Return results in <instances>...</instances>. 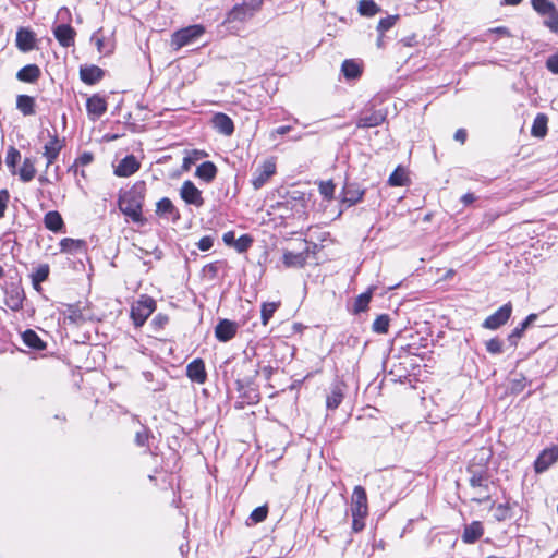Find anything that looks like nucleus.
Returning <instances> with one entry per match:
<instances>
[{"instance_id":"f257e3e1","label":"nucleus","mask_w":558,"mask_h":558,"mask_svg":"<svg viewBox=\"0 0 558 558\" xmlns=\"http://www.w3.org/2000/svg\"><path fill=\"white\" fill-rule=\"evenodd\" d=\"M145 197V183L137 182L119 197V208L134 222L143 221V203Z\"/></svg>"},{"instance_id":"f03ea898","label":"nucleus","mask_w":558,"mask_h":558,"mask_svg":"<svg viewBox=\"0 0 558 558\" xmlns=\"http://www.w3.org/2000/svg\"><path fill=\"white\" fill-rule=\"evenodd\" d=\"M349 512L352 517V530L355 533L363 531L368 515V501L365 490H353L349 502Z\"/></svg>"},{"instance_id":"7ed1b4c3","label":"nucleus","mask_w":558,"mask_h":558,"mask_svg":"<svg viewBox=\"0 0 558 558\" xmlns=\"http://www.w3.org/2000/svg\"><path fill=\"white\" fill-rule=\"evenodd\" d=\"M263 0H243L235 4L227 14L223 24L234 22H246L252 19L262 8Z\"/></svg>"},{"instance_id":"20e7f679","label":"nucleus","mask_w":558,"mask_h":558,"mask_svg":"<svg viewBox=\"0 0 558 558\" xmlns=\"http://www.w3.org/2000/svg\"><path fill=\"white\" fill-rule=\"evenodd\" d=\"M205 28L203 25H190L185 28L177 31L172 35L171 45L175 50L195 43L203 34Z\"/></svg>"},{"instance_id":"39448f33","label":"nucleus","mask_w":558,"mask_h":558,"mask_svg":"<svg viewBox=\"0 0 558 558\" xmlns=\"http://www.w3.org/2000/svg\"><path fill=\"white\" fill-rule=\"evenodd\" d=\"M156 303L151 298L142 296L131 308V318L136 327L145 324L147 318L155 311Z\"/></svg>"},{"instance_id":"423d86ee","label":"nucleus","mask_w":558,"mask_h":558,"mask_svg":"<svg viewBox=\"0 0 558 558\" xmlns=\"http://www.w3.org/2000/svg\"><path fill=\"white\" fill-rule=\"evenodd\" d=\"M512 313V305L510 302L504 304L499 307L495 313L489 315L482 326L489 330H496L499 327L504 326L510 318Z\"/></svg>"},{"instance_id":"0eeeda50","label":"nucleus","mask_w":558,"mask_h":558,"mask_svg":"<svg viewBox=\"0 0 558 558\" xmlns=\"http://www.w3.org/2000/svg\"><path fill=\"white\" fill-rule=\"evenodd\" d=\"M180 196L189 205H194L195 207L204 205L201 190L190 180L183 182L180 189Z\"/></svg>"},{"instance_id":"6e6552de","label":"nucleus","mask_w":558,"mask_h":558,"mask_svg":"<svg viewBox=\"0 0 558 558\" xmlns=\"http://www.w3.org/2000/svg\"><path fill=\"white\" fill-rule=\"evenodd\" d=\"M276 172V165L271 160H265L253 173L252 184L255 190L262 189Z\"/></svg>"},{"instance_id":"1a4fd4ad","label":"nucleus","mask_w":558,"mask_h":558,"mask_svg":"<svg viewBox=\"0 0 558 558\" xmlns=\"http://www.w3.org/2000/svg\"><path fill=\"white\" fill-rule=\"evenodd\" d=\"M64 146V140L59 138L57 134L49 133V141L44 146V157L47 160L46 168H49L59 157Z\"/></svg>"},{"instance_id":"9d476101","label":"nucleus","mask_w":558,"mask_h":558,"mask_svg":"<svg viewBox=\"0 0 558 558\" xmlns=\"http://www.w3.org/2000/svg\"><path fill=\"white\" fill-rule=\"evenodd\" d=\"M558 460V447L551 446L550 448L544 449L534 462V469L536 473L546 471Z\"/></svg>"},{"instance_id":"9b49d317","label":"nucleus","mask_w":558,"mask_h":558,"mask_svg":"<svg viewBox=\"0 0 558 558\" xmlns=\"http://www.w3.org/2000/svg\"><path fill=\"white\" fill-rule=\"evenodd\" d=\"M53 35L62 47H71L75 41V29L69 24H59L53 28Z\"/></svg>"},{"instance_id":"f8f14e48","label":"nucleus","mask_w":558,"mask_h":558,"mask_svg":"<svg viewBox=\"0 0 558 558\" xmlns=\"http://www.w3.org/2000/svg\"><path fill=\"white\" fill-rule=\"evenodd\" d=\"M341 194V202L348 206H353L362 201L365 190L361 189L356 183H345Z\"/></svg>"},{"instance_id":"ddd939ff","label":"nucleus","mask_w":558,"mask_h":558,"mask_svg":"<svg viewBox=\"0 0 558 558\" xmlns=\"http://www.w3.org/2000/svg\"><path fill=\"white\" fill-rule=\"evenodd\" d=\"M186 375L187 377L197 384H204L207 379V373L205 369V363L202 359L193 360L186 366Z\"/></svg>"},{"instance_id":"4468645a","label":"nucleus","mask_w":558,"mask_h":558,"mask_svg":"<svg viewBox=\"0 0 558 558\" xmlns=\"http://www.w3.org/2000/svg\"><path fill=\"white\" fill-rule=\"evenodd\" d=\"M156 214L160 217L170 218L173 222L180 220V213L173 205L172 201L168 197H162L156 204Z\"/></svg>"},{"instance_id":"2eb2a0df","label":"nucleus","mask_w":558,"mask_h":558,"mask_svg":"<svg viewBox=\"0 0 558 558\" xmlns=\"http://www.w3.org/2000/svg\"><path fill=\"white\" fill-rule=\"evenodd\" d=\"M140 162L133 155L125 156L114 169V174L126 178L135 173L140 169Z\"/></svg>"},{"instance_id":"dca6fc26","label":"nucleus","mask_w":558,"mask_h":558,"mask_svg":"<svg viewBox=\"0 0 558 558\" xmlns=\"http://www.w3.org/2000/svg\"><path fill=\"white\" fill-rule=\"evenodd\" d=\"M386 119V114L381 110L364 112L356 121L357 128L368 129L380 125Z\"/></svg>"},{"instance_id":"f3484780","label":"nucleus","mask_w":558,"mask_h":558,"mask_svg":"<svg viewBox=\"0 0 558 558\" xmlns=\"http://www.w3.org/2000/svg\"><path fill=\"white\" fill-rule=\"evenodd\" d=\"M236 330L238 326L234 322L222 319L215 328V336L219 341L227 342L235 336Z\"/></svg>"},{"instance_id":"a211bd4d","label":"nucleus","mask_w":558,"mask_h":558,"mask_svg":"<svg viewBox=\"0 0 558 558\" xmlns=\"http://www.w3.org/2000/svg\"><path fill=\"white\" fill-rule=\"evenodd\" d=\"M307 257L308 247H305L303 251L298 253L286 251L282 256V262L286 267L301 268L306 264Z\"/></svg>"},{"instance_id":"6ab92c4d","label":"nucleus","mask_w":558,"mask_h":558,"mask_svg":"<svg viewBox=\"0 0 558 558\" xmlns=\"http://www.w3.org/2000/svg\"><path fill=\"white\" fill-rule=\"evenodd\" d=\"M36 46V37L34 32L28 28H20L16 33V47L23 51L28 52Z\"/></svg>"},{"instance_id":"aec40b11","label":"nucleus","mask_w":558,"mask_h":558,"mask_svg":"<svg viewBox=\"0 0 558 558\" xmlns=\"http://www.w3.org/2000/svg\"><path fill=\"white\" fill-rule=\"evenodd\" d=\"M86 109L93 119H98L107 111V102L99 95H93L86 101Z\"/></svg>"},{"instance_id":"412c9836","label":"nucleus","mask_w":558,"mask_h":558,"mask_svg":"<svg viewBox=\"0 0 558 558\" xmlns=\"http://www.w3.org/2000/svg\"><path fill=\"white\" fill-rule=\"evenodd\" d=\"M104 70L97 65H86L80 69L81 80L88 85H94L99 82L104 77Z\"/></svg>"},{"instance_id":"4be33fe9","label":"nucleus","mask_w":558,"mask_h":558,"mask_svg":"<svg viewBox=\"0 0 558 558\" xmlns=\"http://www.w3.org/2000/svg\"><path fill=\"white\" fill-rule=\"evenodd\" d=\"M24 291L19 287H12L7 290L5 305L12 311H20L23 307Z\"/></svg>"},{"instance_id":"5701e85b","label":"nucleus","mask_w":558,"mask_h":558,"mask_svg":"<svg viewBox=\"0 0 558 558\" xmlns=\"http://www.w3.org/2000/svg\"><path fill=\"white\" fill-rule=\"evenodd\" d=\"M344 387L343 383H336L331 386L330 393L326 398L328 410H336L341 404L344 397Z\"/></svg>"},{"instance_id":"b1692460","label":"nucleus","mask_w":558,"mask_h":558,"mask_svg":"<svg viewBox=\"0 0 558 558\" xmlns=\"http://www.w3.org/2000/svg\"><path fill=\"white\" fill-rule=\"evenodd\" d=\"M214 128L221 134L230 136L234 132L232 119L225 113H216L213 117Z\"/></svg>"},{"instance_id":"393cba45","label":"nucleus","mask_w":558,"mask_h":558,"mask_svg":"<svg viewBox=\"0 0 558 558\" xmlns=\"http://www.w3.org/2000/svg\"><path fill=\"white\" fill-rule=\"evenodd\" d=\"M40 76L41 70L37 64H27L16 73V78L24 83H36Z\"/></svg>"},{"instance_id":"a878e982","label":"nucleus","mask_w":558,"mask_h":558,"mask_svg":"<svg viewBox=\"0 0 558 558\" xmlns=\"http://www.w3.org/2000/svg\"><path fill=\"white\" fill-rule=\"evenodd\" d=\"M218 169L211 161H204L201 163L195 171V177L203 180L206 183H210L215 180Z\"/></svg>"},{"instance_id":"bb28decb","label":"nucleus","mask_w":558,"mask_h":558,"mask_svg":"<svg viewBox=\"0 0 558 558\" xmlns=\"http://www.w3.org/2000/svg\"><path fill=\"white\" fill-rule=\"evenodd\" d=\"M484 533L483 525L480 521H474L469 525H465L462 541L466 544L475 543Z\"/></svg>"},{"instance_id":"cd10ccee","label":"nucleus","mask_w":558,"mask_h":558,"mask_svg":"<svg viewBox=\"0 0 558 558\" xmlns=\"http://www.w3.org/2000/svg\"><path fill=\"white\" fill-rule=\"evenodd\" d=\"M45 227L52 232H60L64 227L63 219L59 211H48L44 217Z\"/></svg>"},{"instance_id":"c85d7f7f","label":"nucleus","mask_w":558,"mask_h":558,"mask_svg":"<svg viewBox=\"0 0 558 558\" xmlns=\"http://www.w3.org/2000/svg\"><path fill=\"white\" fill-rule=\"evenodd\" d=\"M341 72L347 80H355L362 74V66L355 60H344L341 65Z\"/></svg>"},{"instance_id":"c756f323","label":"nucleus","mask_w":558,"mask_h":558,"mask_svg":"<svg viewBox=\"0 0 558 558\" xmlns=\"http://www.w3.org/2000/svg\"><path fill=\"white\" fill-rule=\"evenodd\" d=\"M537 318V315L536 314H530L519 326H517L512 331L511 333L509 335L508 337V340L511 344L513 345H517V341L518 339H520L524 331L526 330V328L533 323L535 322Z\"/></svg>"},{"instance_id":"7c9ffc66","label":"nucleus","mask_w":558,"mask_h":558,"mask_svg":"<svg viewBox=\"0 0 558 558\" xmlns=\"http://www.w3.org/2000/svg\"><path fill=\"white\" fill-rule=\"evenodd\" d=\"M548 118L545 113H538L531 129V134L534 137L543 138L547 134Z\"/></svg>"},{"instance_id":"2f4dec72","label":"nucleus","mask_w":558,"mask_h":558,"mask_svg":"<svg viewBox=\"0 0 558 558\" xmlns=\"http://www.w3.org/2000/svg\"><path fill=\"white\" fill-rule=\"evenodd\" d=\"M23 342L31 349L44 350L46 343L39 338V336L32 329H27L22 333Z\"/></svg>"},{"instance_id":"473e14b6","label":"nucleus","mask_w":558,"mask_h":558,"mask_svg":"<svg viewBox=\"0 0 558 558\" xmlns=\"http://www.w3.org/2000/svg\"><path fill=\"white\" fill-rule=\"evenodd\" d=\"M16 108L24 116H32L35 113V99L28 95H19L16 98Z\"/></svg>"},{"instance_id":"72a5a7b5","label":"nucleus","mask_w":558,"mask_h":558,"mask_svg":"<svg viewBox=\"0 0 558 558\" xmlns=\"http://www.w3.org/2000/svg\"><path fill=\"white\" fill-rule=\"evenodd\" d=\"M151 438H154L151 430L147 426L141 425L135 433L134 442L137 447L149 449Z\"/></svg>"},{"instance_id":"f704fd0d","label":"nucleus","mask_w":558,"mask_h":558,"mask_svg":"<svg viewBox=\"0 0 558 558\" xmlns=\"http://www.w3.org/2000/svg\"><path fill=\"white\" fill-rule=\"evenodd\" d=\"M36 174L35 162L31 158H25L22 167L19 170L20 179L23 182H29Z\"/></svg>"},{"instance_id":"c9c22d12","label":"nucleus","mask_w":558,"mask_h":558,"mask_svg":"<svg viewBox=\"0 0 558 558\" xmlns=\"http://www.w3.org/2000/svg\"><path fill=\"white\" fill-rule=\"evenodd\" d=\"M380 11V7L374 0H361L359 2V13L363 16L371 17Z\"/></svg>"},{"instance_id":"e433bc0d","label":"nucleus","mask_w":558,"mask_h":558,"mask_svg":"<svg viewBox=\"0 0 558 558\" xmlns=\"http://www.w3.org/2000/svg\"><path fill=\"white\" fill-rule=\"evenodd\" d=\"M49 276V266L43 264L32 274V283L36 291L40 290V283L47 280Z\"/></svg>"},{"instance_id":"4c0bfd02","label":"nucleus","mask_w":558,"mask_h":558,"mask_svg":"<svg viewBox=\"0 0 558 558\" xmlns=\"http://www.w3.org/2000/svg\"><path fill=\"white\" fill-rule=\"evenodd\" d=\"M208 154L205 150L193 149L187 153V155L183 158L182 168L183 170H189L193 163L196 161L207 157Z\"/></svg>"},{"instance_id":"58836bf2","label":"nucleus","mask_w":558,"mask_h":558,"mask_svg":"<svg viewBox=\"0 0 558 558\" xmlns=\"http://www.w3.org/2000/svg\"><path fill=\"white\" fill-rule=\"evenodd\" d=\"M279 305V302H265L262 304L260 318L262 324L264 326H266L269 323L270 318L272 317L274 313L277 311Z\"/></svg>"},{"instance_id":"ea45409f","label":"nucleus","mask_w":558,"mask_h":558,"mask_svg":"<svg viewBox=\"0 0 558 558\" xmlns=\"http://www.w3.org/2000/svg\"><path fill=\"white\" fill-rule=\"evenodd\" d=\"M390 318L387 314L377 316L374 320L372 329L376 333H387L389 328Z\"/></svg>"},{"instance_id":"a19ab883","label":"nucleus","mask_w":558,"mask_h":558,"mask_svg":"<svg viewBox=\"0 0 558 558\" xmlns=\"http://www.w3.org/2000/svg\"><path fill=\"white\" fill-rule=\"evenodd\" d=\"M407 174H405V171L401 168V167H398L390 175H389V179H388V183L389 185L391 186H403L407 184Z\"/></svg>"},{"instance_id":"79ce46f5","label":"nucleus","mask_w":558,"mask_h":558,"mask_svg":"<svg viewBox=\"0 0 558 558\" xmlns=\"http://www.w3.org/2000/svg\"><path fill=\"white\" fill-rule=\"evenodd\" d=\"M20 159H21L20 151L15 147L11 146L7 151L5 165L11 170L12 173H15V168H16V165L20 161Z\"/></svg>"},{"instance_id":"37998d69","label":"nucleus","mask_w":558,"mask_h":558,"mask_svg":"<svg viewBox=\"0 0 558 558\" xmlns=\"http://www.w3.org/2000/svg\"><path fill=\"white\" fill-rule=\"evenodd\" d=\"M372 294L373 291L372 289H369L367 292H364L356 298L354 303L355 313L364 312L367 308L368 303L371 302L372 299Z\"/></svg>"},{"instance_id":"c03bdc74","label":"nucleus","mask_w":558,"mask_h":558,"mask_svg":"<svg viewBox=\"0 0 558 558\" xmlns=\"http://www.w3.org/2000/svg\"><path fill=\"white\" fill-rule=\"evenodd\" d=\"M531 3L533 9L542 15H547L556 7L549 0H532Z\"/></svg>"},{"instance_id":"a18cd8bd","label":"nucleus","mask_w":558,"mask_h":558,"mask_svg":"<svg viewBox=\"0 0 558 558\" xmlns=\"http://www.w3.org/2000/svg\"><path fill=\"white\" fill-rule=\"evenodd\" d=\"M399 20V15H389L387 17L380 19L377 25V32L381 35L385 34V32L389 31L395 26L397 21Z\"/></svg>"},{"instance_id":"49530a36","label":"nucleus","mask_w":558,"mask_h":558,"mask_svg":"<svg viewBox=\"0 0 558 558\" xmlns=\"http://www.w3.org/2000/svg\"><path fill=\"white\" fill-rule=\"evenodd\" d=\"M94 160V155L89 151H84L82 155H80L74 163L71 166L70 170H73L75 174L78 173V167L82 166H88Z\"/></svg>"},{"instance_id":"de8ad7c7","label":"nucleus","mask_w":558,"mask_h":558,"mask_svg":"<svg viewBox=\"0 0 558 558\" xmlns=\"http://www.w3.org/2000/svg\"><path fill=\"white\" fill-rule=\"evenodd\" d=\"M547 16L548 17L544 21L545 26L558 35V5L555 7L554 10L547 14Z\"/></svg>"},{"instance_id":"09e8293b","label":"nucleus","mask_w":558,"mask_h":558,"mask_svg":"<svg viewBox=\"0 0 558 558\" xmlns=\"http://www.w3.org/2000/svg\"><path fill=\"white\" fill-rule=\"evenodd\" d=\"M268 508L267 506H260L254 509L250 515V520L253 523H259L263 522L267 518Z\"/></svg>"},{"instance_id":"8fccbe9b","label":"nucleus","mask_w":558,"mask_h":558,"mask_svg":"<svg viewBox=\"0 0 558 558\" xmlns=\"http://www.w3.org/2000/svg\"><path fill=\"white\" fill-rule=\"evenodd\" d=\"M494 517L498 521H505L506 519L510 518V507L508 504H500L496 507Z\"/></svg>"},{"instance_id":"3c124183","label":"nucleus","mask_w":558,"mask_h":558,"mask_svg":"<svg viewBox=\"0 0 558 558\" xmlns=\"http://www.w3.org/2000/svg\"><path fill=\"white\" fill-rule=\"evenodd\" d=\"M486 350L492 354H500L502 352V341L498 338H493L486 342Z\"/></svg>"},{"instance_id":"603ef678","label":"nucleus","mask_w":558,"mask_h":558,"mask_svg":"<svg viewBox=\"0 0 558 558\" xmlns=\"http://www.w3.org/2000/svg\"><path fill=\"white\" fill-rule=\"evenodd\" d=\"M319 192L325 198L331 199L335 193V184L331 181L320 182Z\"/></svg>"},{"instance_id":"864d4df0","label":"nucleus","mask_w":558,"mask_h":558,"mask_svg":"<svg viewBox=\"0 0 558 558\" xmlns=\"http://www.w3.org/2000/svg\"><path fill=\"white\" fill-rule=\"evenodd\" d=\"M252 242H253L252 238L250 235H247V234H244V235H241L236 240L234 246L238 250V252L242 253V252H245V251L248 250V247L251 246Z\"/></svg>"},{"instance_id":"5fc2aeb1","label":"nucleus","mask_w":558,"mask_h":558,"mask_svg":"<svg viewBox=\"0 0 558 558\" xmlns=\"http://www.w3.org/2000/svg\"><path fill=\"white\" fill-rule=\"evenodd\" d=\"M66 318L71 323L76 324V325H80L85 320L82 312L77 307H74V306L69 307V314H68Z\"/></svg>"},{"instance_id":"6e6d98bb","label":"nucleus","mask_w":558,"mask_h":558,"mask_svg":"<svg viewBox=\"0 0 558 558\" xmlns=\"http://www.w3.org/2000/svg\"><path fill=\"white\" fill-rule=\"evenodd\" d=\"M9 201L10 194L8 190H0V219L4 217Z\"/></svg>"},{"instance_id":"4d7b16f0","label":"nucleus","mask_w":558,"mask_h":558,"mask_svg":"<svg viewBox=\"0 0 558 558\" xmlns=\"http://www.w3.org/2000/svg\"><path fill=\"white\" fill-rule=\"evenodd\" d=\"M78 244H80V242H77L73 239H69V238L62 239L60 242L61 251H63V252L73 251L75 247L78 246Z\"/></svg>"},{"instance_id":"13d9d810","label":"nucleus","mask_w":558,"mask_h":558,"mask_svg":"<svg viewBox=\"0 0 558 558\" xmlns=\"http://www.w3.org/2000/svg\"><path fill=\"white\" fill-rule=\"evenodd\" d=\"M213 245L214 239L209 235L203 236L197 243V247L203 252L210 250Z\"/></svg>"},{"instance_id":"bf43d9fd","label":"nucleus","mask_w":558,"mask_h":558,"mask_svg":"<svg viewBox=\"0 0 558 558\" xmlns=\"http://www.w3.org/2000/svg\"><path fill=\"white\" fill-rule=\"evenodd\" d=\"M167 322H168V317L167 316L161 315V314H157L153 318L150 325L153 326V328L155 330H160V328H162L165 326V324H167Z\"/></svg>"},{"instance_id":"052dcab7","label":"nucleus","mask_w":558,"mask_h":558,"mask_svg":"<svg viewBox=\"0 0 558 558\" xmlns=\"http://www.w3.org/2000/svg\"><path fill=\"white\" fill-rule=\"evenodd\" d=\"M546 66L551 73L558 74V52L547 59Z\"/></svg>"},{"instance_id":"680f3d73","label":"nucleus","mask_w":558,"mask_h":558,"mask_svg":"<svg viewBox=\"0 0 558 558\" xmlns=\"http://www.w3.org/2000/svg\"><path fill=\"white\" fill-rule=\"evenodd\" d=\"M487 34H497L499 36H509L510 35L508 28L504 27V26H498V27H495V28H489L487 31Z\"/></svg>"},{"instance_id":"e2e57ef3","label":"nucleus","mask_w":558,"mask_h":558,"mask_svg":"<svg viewBox=\"0 0 558 558\" xmlns=\"http://www.w3.org/2000/svg\"><path fill=\"white\" fill-rule=\"evenodd\" d=\"M525 378L514 379L512 384V391L519 392L525 387Z\"/></svg>"},{"instance_id":"0e129e2a","label":"nucleus","mask_w":558,"mask_h":558,"mask_svg":"<svg viewBox=\"0 0 558 558\" xmlns=\"http://www.w3.org/2000/svg\"><path fill=\"white\" fill-rule=\"evenodd\" d=\"M476 199V196L473 193H466L461 197V202L464 206L471 205Z\"/></svg>"},{"instance_id":"69168bd1","label":"nucleus","mask_w":558,"mask_h":558,"mask_svg":"<svg viewBox=\"0 0 558 558\" xmlns=\"http://www.w3.org/2000/svg\"><path fill=\"white\" fill-rule=\"evenodd\" d=\"M454 140L463 144L466 140V131L464 129L457 130L454 133Z\"/></svg>"},{"instance_id":"338daca9","label":"nucleus","mask_w":558,"mask_h":558,"mask_svg":"<svg viewBox=\"0 0 558 558\" xmlns=\"http://www.w3.org/2000/svg\"><path fill=\"white\" fill-rule=\"evenodd\" d=\"M290 131H291V126L290 125H282V126L277 128L276 130H274L271 135H274V134L284 135V134H287Z\"/></svg>"},{"instance_id":"774afa93","label":"nucleus","mask_w":558,"mask_h":558,"mask_svg":"<svg viewBox=\"0 0 558 558\" xmlns=\"http://www.w3.org/2000/svg\"><path fill=\"white\" fill-rule=\"evenodd\" d=\"M234 241V233L233 232H227L223 234V242L226 244H231Z\"/></svg>"}]
</instances>
